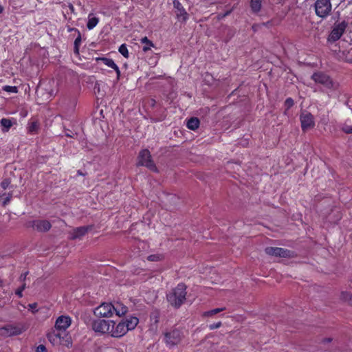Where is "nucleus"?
<instances>
[{
	"label": "nucleus",
	"mask_w": 352,
	"mask_h": 352,
	"mask_svg": "<svg viewBox=\"0 0 352 352\" xmlns=\"http://www.w3.org/2000/svg\"><path fill=\"white\" fill-rule=\"evenodd\" d=\"M138 318L136 317H130L116 323L113 320H110V327L109 328L108 335L113 338H121L129 331L133 330L138 324Z\"/></svg>",
	"instance_id": "nucleus-1"
},
{
	"label": "nucleus",
	"mask_w": 352,
	"mask_h": 352,
	"mask_svg": "<svg viewBox=\"0 0 352 352\" xmlns=\"http://www.w3.org/2000/svg\"><path fill=\"white\" fill-rule=\"evenodd\" d=\"M186 286L184 283L178 284L171 292L167 294L169 303L175 307H180L186 300Z\"/></svg>",
	"instance_id": "nucleus-2"
},
{
	"label": "nucleus",
	"mask_w": 352,
	"mask_h": 352,
	"mask_svg": "<svg viewBox=\"0 0 352 352\" xmlns=\"http://www.w3.org/2000/svg\"><path fill=\"white\" fill-rule=\"evenodd\" d=\"M315 10L318 16L327 17L331 12L330 0H317L315 3Z\"/></svg>",
	"instance_id": "nucleus-3"
},
{
	"label": "nucleus",
	"mask_w": 352,
	"mask_h": 352,
	"mask_svg": "<svg viewBox=\"0 0 352 352\" xmlns=\"http://www.w3.org/2000/svg\"><path fill=\"white\" fill-rule=\"evenodd\" d=\"M138 166H145L151 170L154 169V164L151 152L145 148L140 151L138 156Z\"/></svg>",
	"instance_id": "nucleus-4"
},
{
	"label": "nucleus",
	"mask_w": 352,
	"mask_h": 352,
	"mask_svg": "<svg viewBox=\"0 0 352 352\" xmlns=\"http://www.w3.org/2000/svg\"><path fill=\"white\" fill-rule=\"evenodd\" d=\"M25 329L19 325L8 324L0 328V336L3 338L20 335Z\"/></svg>",
	"instance_id": "nucleus-5"
},
{
	"label": "nucleus",
	"mask_w": 352,
	"mask_h": 352,
	"mask_svg": "<svg viewBox=\"0 0 352 352\" xmlns=\"http://www.w3.org/2000/svg\"><path fill=\"white\" fill-rule=\"evenodd\" d=\"M94 315L97 317L108 318L113 316V306L111 303H102L94 309Z\"/></svg>",
	"instance_id": "nucleus-6"
},
{
	"label": "nucleus",
	"mask_w": 352,
	"mask_h": 352,
	"mask_svg": "<svg viewBox=\"0 0 352 352\" xmlns=\"http://www.w3.org/2000/svg\"><path fill=\"white\" fill-rule=\"evenodd\" d=\"M65 331L53 328L47 333V338L53 345H59L62 343V338H65Z\"/></svg>",
	"instance_id": "nucleus-7"
},
{
	"label": "nucleus",
	"mask_w": 352,
	"mask_h": 352,
	"mask_svg": "<svg viewBox=\"0 0 352 352\" xmlns=\"http://www.w3.org/2000/svg\"><path fill=\"white\" fill-rule=\"evenodd\" d=\"M346 28V24L344 22L336 23L329 35L328 41L334 42L338 41L343 34Z\"/></svg>",
	"instance_id": "nucleus-8"
},
{
	"label": "nucleus",
	"mask_w": 352,
	"mask_h": 352,
	"mask_svg": "<svg viewBox=\"0 0 352 352\" xmlns=\"http://www.w3.org/2000/svg\"><path fill=\"white\" fill-rule=\"evenodd\" d=\"M311 78L315 82L322 85L327 89H331L333 88V83L330 78L320 72L314 73Z\"/></svg>",
	"instance_id": "nucleus-9"
},
{
	"label": "nucleus",
	"mask_w": 352,
	"mask_h": 352,
	"mask_svg": "<svg viewBox=\"0 0 352 352\" xmlns=\"http://www.w3.org/2000/svg\"><path fill=\"white\" fill-rule=\"evenodd\" d=\"M110 324V320L98 319L93 321L91 327L96 333L108 334Z\"/></svg>",
	"instance_id": "nucleus-10"
},
{
	"label": "nucleus",
	"mask_w": 352,
	"mask_h": 352,
	"mask_svg": "<svg viewBox=\"0 0 352 352\" xmlns=\"http://www.w3.org/2000/svg\"><path fill=\"white\" fill-rule=\"evenodd\" d=\"M301 128L302 131H307L313 128L315 125L314 116L309 112L303 111L300 116Z\"/></svg>",
	"instance_id": "nucleus-11"
},
{
	"label": "nucleus",
	"mask_w": 352,
	"mask_h": 352,
	"mask_svg": "<svg viewBox=\"0 0 352 352\" xmlns=\"http://www.w3.org/2000/svg\"><path fill=\"white\" fill-rule=\"evenodd\" d=\"M166 344L174 346L177 344L181 340V333L178 330H173L165 333L164 338Z\"/></svg>",
	"instance_id": "nucleus-12"
},
{
	"label": "nucleus",
	"mask_w": 352,
	"mask_h": 352,
	"mask_svg": "<svg viewBox=\"0 0 352 352\" xmlns=\"http://www.w3.org/2000/svg\"><path fill=\"white\" fill-rule=\"evenodd\" d=\"M265 252L267 254L276 257H289L290 251L281 248L267 247Z\"/></svg>",
	"instance_id": "nucleus-13"
},
{
	"label": "nucleus",
	"mask_w": 352,
	"mask_h": 352,
	"mask_svg": "<svg viewBox=\"0 0 352 352\" xmlns=\"http://www.w3.org/2000/svg\"><path fill=\"white\" fill-rule=\"evenodd\" d=\"M72 319L68 316H60L57 318L55 322L54 328L62 331H65L71 325Z\"/></svg>",
	"instance_id": "nucleus-14"
},
{
	"label": "nucleus",
	"mask_w": 352,
	"mask_h": 352,
	"mask_svg": "<svg viewBox=\"0 0 352 352\" xmlns=\"http://www.w3.org/2000/svg\"><path fill=\"white\" fill-rule=\"evenodd\" d=\"M30 223L31 227L38 232H47L52 227V225L50 223V221L47 220H34L32 221Z\"/></svg>",
	"instance_id": "nucleus-15"
},
{
	"label": "nucleus",
	"mask_w": 352,
	"mask_h": 352,
	"mask_svg": "<svg viewBox=\"0 0 352 352\" xmlns=\"http://www.w3.org/2000/svg\"><path fill=\"white\" fill-rule=\"evenodd\" d=\"M173 6L175 9V14L178 21L185 22L188 18V14L180 2L178 0H174Z\"/></svg>",
	"instance_id": "nucleus-16"
},
{
	"label": "nucleus",
	"mask_w": 352,
	"mask_h": 352,
	"mask_svg": "<svg viewBox=\"0 0 352 352\" xmlns=\"http://www.w3.org/2000/svg\"><path fill=\"white\" fill-rule=\"evenodd\" d=\"M88 231L87 227H78L75 229H73L69 232V239H81L83 236L86 234Z\"/></svg>",
	"instance_id": "nucleus-17"
},
{
	"label": "nucleus",
	"mask_w": 352,
	"mask_h": 352,
	"mask_svg": "<svg viewBox=\"0 0 352 352\" xmlns=\"http://www.w3.org/2000/svg\"><path fill=\"white\" fill-rule=\"evenodd\" d=\"M113 311L118 316H122L126 314L128 311V307L120 302H116L113 304Z\"/></svg>",
	"instance_id": "nucleus-18"
},
{
	"label": "nucleus",
	"mask_w": 352,
	"mask_h": 352,
	"mask_svg": "<svg viewBox=\"0 0 352 352\" xmlns=\"http://www.w3.org/2000/svg\"><path fill=\"white\" fill-rule=\"evenodd\" d=\"M99 22V19L96 16H93V14H89L88 16V21L87 23V28L89 30L94 29Z\"/></svg>",
	"instance_id": "nucleus-19"
},
{
	"label": "nucleus",
	"mask_w": 352,
	"mask_h": 352,
	"mask_svg": "<svg viewBox=\"0 0 352 352\" xmlns=\"http://www.w3.org/2000/svg\"><path fill=\"white\" fill-rule=\"evenodd\" d=\"M0 124L3 127L1 131L3 133H6L9 131V129L12 126L13 123L11 120L8 118H2L0 120Z\"/></svg>",
	"instance_id": "nucleus-20"
},
{
	"label": "nucleus",
	"mask_w": 352,
	"mask_h": 352,
	"mask_svg": "<svg viewBox=\"0 0 352 352\" xmlns=\"http://www.w3.org/2000/svg\"><path fill=\"white\" fill-rule=\"evenodd\" d=\"M349 50L342 49L340 52L342 53L343 57L346 61L352 62V45L349 44Z\"/></svg>",
	"instance_id": "nucleus-21"
},
{
	"label": "nucleus",
	"mask_w": 352,
	"mask_h": 352,
	"mask_svg": "<svg viewBox=\"0 0 352 352\" xmlns=\"http://www.w3.org/2000/svg\"><path fill=\"white\" fill-rule=\"evenodd\" d=\"M199 126V120L197 118H192L187 122V127L191 130L197 129Z\"/></svg>",
	"instance_id": "nucleus-22"
},
{
	"label": "nucleus",
	"mask_w": 352,
	"mask_h": 352,
	"mask_svg": "<svg viewBox=\"0 0 352 352\" xmlns=\"http://www.w3.org/2000/svg\"><path fill=\"white\" fill-rule=\"evenodd\" d=\"M251 8L253 12H258L261 8V0H250Z\"/></svg>",
	"instance_id": "nucleus-23"
},
{
	"label": "nucleus",
	"mask_w": 352,
	"mask_h": 352,
	"mask_svg": "<svg viewBox=\"0 0 352 352\" xmlns=\"http://www.w3.org/2000/svg\"><path fill=\"white\" fill-rule=\"evenodd\" d=\"M224 309H225L224 307L214 309L210 311H205L203 314V316L204 317H211V316H214V314L220 313L221 311H223Z\"/></svg>",
	"instance_id": "nucleus-24"
},
{
	"label": "nucleus",
	"mask_w": 352,
	"mask_h": 352,
	"mask_svg": "<svg viewBox=\"0 0 352 352\" xmlns=\"http://www.w3.org/2000/svg\"><path fill=\"white\" fill-rule=\"evenodd\" d=\"M100 60L101 61H102V63L108 66L109 67H111L112 69H114L115 67H116L117 65L115 63V62L111 59V58H100Z\"/></svg>",
	"instance_id": "nucleus-25"
},
{
	"label": "nucleus",
	"mask_w": 352,
	"mask_h": 352,
	"mask_svg": "<svg viewBox=\"0 0 352 352\" xmlns=\"http://www.w3.org/2000/svg\"><path fill=\"white\" fill-rule=\"evenodd\" d=\"M38 129V124L37 122H32L28 124V131L30 133H36Z\"/></svg>",
	"instance_id": "nucleus-26"
},
{
	"label": "nucleus",
	"mask_w": 352,
	"mask_h": 352,
	"mask_svg": "<svg viewBox=\"0 0 352 352\" xmlns=\"http://www.w3.org/2000/svg\"><path fill=\"white\" fill-rule=\"evenodd\" d=\"M340 298L344 301L348 302L352 305V294L346 292H343L341 293Z\"/></svg>",
	"instance_id": "nucleus-27"
},
{
	"label": "nucleus",
	"mask_w": 352,
	"mask_h": 352,
	"mask_svg": "<svg viewBox=\"0 0 352 352\" xmlns=\"http://www.w3.org/2000/svg\"><path fill=\"white\" fill-rule=\"evenodd\" d=\"M60 344H63L68 348L72 346L71 337L67 333L65 334V338H62V343Z\"/></svg>",
	"instance_id": "nucleus-28"
},
{
	"label": "nucleus",
	"mask_w": 352,
	"mask_h": 352,
	"mask_svg": "<svg viewBox=\"0 0 352 352\" xmlns=\"http://www.w3.org/2000/svg\"><path fill=\"white\" fill-rule=\"evenodd\" d=\"M118 51L125 58H128L129 57V52H128V49H127V47L125 44H122L119 49H118Z\"/></svg>",
	"instance_id": "nucleus-29"
},
{
	"label": "nucleus",
	"mask_w": 352,
	"mask_h": 352,
	"mask_svg": "<svg viewBox=\"0 0 352 352\" xmlns=\"http://www.w3.org/2000/svg\"><path fill=\"white\" fill-rule=\"evenodd\" d=\"M3 90L8 92V93H17L18 92V88L16 86H9L6 85L4 86L3 88Z\"/></svg>",
	"instance_id": "nucleus-30"
},
{
	"label": "nucleus",
	"mask_w": 352,
	"mask_h": 352,
	"mask_svg": "<svg viewBox=\"0 0 352 352\" xmlns=\"http://www.w3.org/2000/svg\"><path fill=\"white\" fill-rule=\"evenodd\" d=\"M25 287L26 284L25 283H22L21 286L16 290V295H17L19 298H21L23 296V291L25 289Z\"/></svg>",
	"instance_id": "nucleus-31"
},
{
	"label": "nucleus",
	"mask_w": 352,
	"mask_h": 352,
	"mask_svg": "<svg viewBox=\"0 0 352 352\" xmlns=\"http://www.w3.org/2000/svg\"><path fill=\"white\" fill-rule=\"evenodd\" d=\"M341 129L346 133H352V126L344 124L342 125Z\"/></svg>",
	"instance_id": "nucleus-32"
},
{
	"label": "nucleus",
	"mask_w": 352,
	"mask_h": 352,
	"mask_svg": "<svg viewBox=\"0 0 352 352\" xmlns=\"http://www.w3.org/2000/svg\"><path fill=\"white\" fill-rule=\"evenodd\" d=\"M293 105H294V100L292 98H289L285 100V106L286 107V108L287 109L291 108Z\"/></svg>",
	"instance_id": "nucleus-33"
},
{
	"label": "nucleus",
	"mask_w": 352,
	"mask_h": 352,
	"mask_svg": "<svg viewBox=\"0 0 352 352\" xmlns=\"http://www.w3.org/2000/svg\"><path fill=\"white\" fill-rule=\"evenodd\" d=\"M29 310H30L32 313H36L38 310L36 309L37 303H32L28 305Z\"/></svg>",
	"instance_id": "nucleus-34"
},
{
	"label": "nucleus",
	"mask_w": 352,
	"mask_h": 352,
	"mask_svg": "<svg viewBox=\"0 0 352 352\" xmlns=\"http://www.w3.org/2000/svg\"><path fill=\"white\" fill-rule=\"evenodd\" d=\"M153 47V43H149L148 44H144L142 47V50L144 52H148V50H151V47Z\"/></svg>",
	"instance_id": "nucleus-35"
},
{
	"label": "nucleus",
	"mask_w": 352,
	"mask_h": 352,
	"mask_svg": "<svg viewBox=\"0 0 352 352\" xmlns=\"http://www.w3.org/2000/svg\"><path fill=\"white\" fill-rule=\"evenodd\" d=\"M221 326V322H218L217 323H214V324H210L209 329L210 330H213V329H216L219 328Z\"/></svg>",
	"instance_id": "nucleus-36"
},
{
	"label": "nucleus",
	"mask_w": 352,
	"mask_h": 352,
	"mask_svg": "<svg viewBox=\"0 0 352 352\" xmlns=\"http://www.w3.org/2000/svg\"><path fill=\"white\" fill-rule=\"evenodd\" d=\"M9 185H10V182H9V180H8V179H5V180H3V181L1 182V187H2L3 189H6V188L8 187V186H9Z\"/></svg>",
	"instance_id": "nucleus-37"
},
{
	"label": "nucleus",
	"mask_w": 352,
	"mask_h": 352,
	"mask_svg": "<svg viewBox=\"0 0 352 352\" xmlns=\"http://www.w3.org/2000/svg\"><path fill=\"white\" fill-rule=\"evenodd\" d=\"M80 43H81V36H80V34H79L78 37L74 41V45L80 47Z\"/></svg>",
	"instance_id": "nucleus-38"
},
{
	"label": "nucleus",
	"mask_w": 352,
	"mask_h": 352,
	"mask_svg": "<svg viewBox=\"0 0 352 352\" xmlns=\"http://www.w3.org/2000/svg\"><path fill=\"white\" fill-rule=\"evenodd\" d=\"M36 352H46L45 346L43 344H40L36 348Z\"/></svg>",
	"instance_id": "nucleus-39"
},
{
	"label": "nucleus",
	"mask_w": 352,
	"mask_h": 352,
	"mask_svg": "<svg viewBox=\"0 0 352 352\" xmlns=\"http://www.w3.org/2000/svg\"><path fill=\"white\" fill-rule=\"evenodd\" d=\"M28 274V272H25L23 273L21 275V276L19 278V280H20L21 282H22V283H24L25 280L26 279V277H27Z\"/></svg>",
	"instance_id": "nucleus-40"
},
{
	"label": "nucleus",
	"mask_w": 352,
	"mask_h": 352,
	"mask_svg": "<svg viewBox=\"0 0 352 352\" xmlns=\"http://www.w3.org/2000/svg\"><path fill=\"white\" fill-rule=\"evenodd\" d=\"M177 197L173 195H168L166 196V200L167 201H174L176 200Z\"/></svg>",
	"instance_id": "nucleus-41"
},
{
	"label": "nucleus",
	"mask_w": 352,
	"mask_h": 352,
	"mask_svg": "<svg viewBox=\"0 0 352 352\" xmlns=\"http://www.w3.org/2000/svg\"><path fill=\"white\" fill-rule=\"evenodd\" d=\"M149 43H152L151 41H149L147 37H144L142 38H141V43L142 44H148Z\"/></svg>",
	"instance_id": "nucleus-42"
},
{
	"label": "nucleus",
	"mask_w": 352,
	"mask_h": 352,
	"mask_svg": "<svg viewBox=\"0 0 352 352\" xmlns=\"http://www.w3.org/2000/svg\"><path fill=\"white\" fill-rule=\"evenodd\" d=\"M113 69L116 72L117 77H118V78H119V77L120 76V71L119 67H118V65Z\"/></svg>",
	"instance_id": "nucleus-43"
},
{
	"label": "nucleus",
	"mask_w": 352,
	"mask_h": 352,
	"mask_svg": "<svg viewBox=\"0 0 352 352\" xmlns=\"http://www.w3.org/2000/svg\"><path fill=\"white\" fill-rule=\"evenodd\" d=\"M74 53L76 54H79V47L74 45Z\"/></svg>",
	"instance_id": "nucleus-44"
},
{
	"label": "nucleus",
	"mask_w": 352,
	"mask_h": 352,
	"mask_svg": "<svg viewBox=\"0 0 352 352\" xmlns=\"http://www.w3.org/2000/svg\"><path fill=\"white\" fill-rule=\"evenodd\" d=\"M148 259L149 261H154V256H153V255H151V256H149L148 257Z\"/></svg>",
	"instance_id": "nucleus-45"
},
{
	"label": "nucleus",
	"mask_w": 352,
	"mask_h": 352,
	"mask_svg": "<svg viewBox=\"0 0 352 352\" xmlns=\"http://www.w3.org/2000/svg\"><path fill=\"white\" fill-rule=\"evenodd\" d=\"M10 201V197H7L6 200L4 201L3 204H6L7 202Z\"/></svg>",
	"instance_id": "nucleus-46"
},
{
	"label": "nucleus",
	"mask_w": 352,
	"mask_h": 352,
	"mask_svg": "<svg viewBox=\"0 0 352 352\" xmlns=\"http://www.w3.org/2000/svg\"><path fill=\"white\" fill-rule=\"evenodd\" d=\"M3 11V7L1 5H0V14L2 13Z\"/></svg>",
	"instance_id": "nucleus-47"
},
{
	"label": "nucleus",
	"mask_w": 352,
	"mask_h": 352,
	"mask_svg": "<svg viewBox=\"0 0 352 352\" xmlns=\"http://www.w3.org/2000/svg\"><path fill=\"white\" fill-rule=\"evenodd\" d=\"M78 175H82V173H81V171H80V170H78Z\"/></svg>",
	"instance_id": "nucleus-48"
},
{
	"label": "nucleus",
	"mask_w": 352,
	"mask_h": 352,
	"mask_svg": "<svg viewBox=\"0 0 352 352\" xmlns=\"http://www.w3.org/2000/svg\"><path fill=\"white\" fill-rule=\"evenodd\" d=\"M155 260H157V259H160V258H161V257H160V256H155Z\"/></svg>",
	"instance_id": "nucleus-49"
},
{
	"label": "nucleus",
	"mask_w": 352,
	"mask_h": 352,
	"mask_svg": "<svg viewBox=\"0 0 352 352\" xmlns=\"http://www.w3.org/2000/svg\"><path fill=\"white\" fill-rule=\"evenodd\" d=\"M346 44V43H342V45L340 47V48H344V45Z\"/></svg>",
	"instance_id": "nucleus-50"
},
{
	"label": "nucleus",
	"mask_w": 352,
	"mask_h": 352,
	"mask_svg": "<svg viewBox=\"0 0 352 352\" xmlns=\"http://www.w3.org/2000/svg\"><path fill=\"white\" fill-rule=\"evenodd\" d=\"M70 9H71L72 10L74 9L73 6H70Z\"/></svg>",
	"instance_id": "nucleus-51"
}]
</instances>
